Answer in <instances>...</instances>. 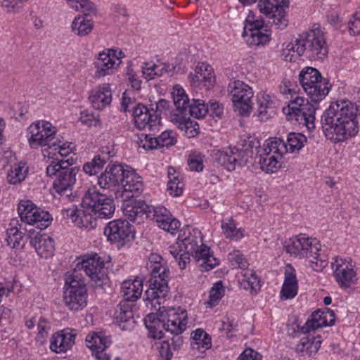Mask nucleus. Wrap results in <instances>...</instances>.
<instances>
[{
  "mask_svg": "<svg viewBox=\"0 0 360 360\" xmlns=\"http://www.w3.org/2000/svg\"><path fill=\"white\" fill-rule=\"evenodd\" d=\"M224 292V286L221 281H219L214 284L210 292L209 300L205 303L210 307L216 306L219 301L221 299Z\"/></svg>",
  "mask_w": 360,
  "mask_h": 360,
  "instance_id": "09e8293b",
  "label": "nucleus"
},
{
  "mask_svg": "<svg viewBox=\"0 0 360 360\" xmlns=\"http://www.w3.org/2000/svg\"><path fill=\"white\" fill-rule=\"evenodd\" d=\"M323 77L318 70L312 67H305L302 69L299 75L300 83L302 86H307V84L309 81L318 79Z\"/></svg>",
  "mask_w": 360,
  "mask_h": 360,
  "instance_id": "49530a36",
  "label": "nucleus"
},
{
  "mask_svg": "<svg viewBox=\"0 0 360 360\" xmlns=\"http://www.w3.org/2000/svg\"><path fill=\"white\" fill-rule=\"evenodd\" d=\"M85 257L81 263V269L97 286L102 287L108 279L104 262L96 253Z\"/></svg>",
  "mask_w": 360,
  "mask_h": 360,
  "instance_id": "2eb2a0df",
  "label": "nucleus"
},
{
  "mask_svg": "<svg viewBox=\"0 0 360 360\" xmlns=\"http://www.w3.org/2000/svg\"><path fill=\"white\" fill-rule=\"evenodd\" d=\"M121 291L124 297L123 301L129 302L137 300L143 292L142 280L136 278L133 281H124L122 283Z\"/></svg>",
  "mask_w": 360,
  "mask_h": 360,
  "instance_id": "72a5a7b5",
  "label": "nucleus"
},
{
  "mask_svg": "<svg viewBox=\"0 0 360 360\" xmlns=\"http://www.w3.org/2000/svg\"><path fill=\"white\" fill-rule=\"evenodd\" d=\"M266 17L272 20V22L269 23L274 24L277 29H283L288 25V20L285 18V8L281 11L275 12V10L272 11L271 14H265Z\"/></svg>",
  "mask_w": 360,
  "mask_h": 360,
  "instance_id": "8fccbe9b",
  "label": "nucleus"
},
{
  "mask_svg": "<svg viewBox=\"0 0 360 360\" xmlns=\"http://www.w3.org/2000/svg\"><path fill=\"white\" fill-rule=\"evenodd\" d=\"M124 177V168L122 165H108L98 177V184L103 190L115 191L121 185Z\"/></svg>",
  "mask_w": 360,
  "mask_h": 360,
  "instance_id": "dca6fc26",
  "label": "nucleus"
},
{
  "mask_svg": "<svg viewBox=\"0 0 360 360\" xmlns=\"http://www.w3.org/2000/svg\"><path fill=\"white\" fill-rule=\"evenodd\" d=\"M221 229L226 238H240L243 236V231L236 228L235 221L232 218L221 221Z\"/></svg>",
  "mask_w": 360,
  "mask_h": 360,
  "instance_id": "c03bdc74",
  "label": "nucleus"
},
{
  "mask_svg": "<svg viewBox=\"0 0 360 360\" xmlns=\"http://www.w3.org/2000/svg\"><path fill=\"white\" fill-rule=\"evenodd\" d=\"M31 136L29 143L32 148L47 146L49 149L56 146L53 140L56 139V131L50 122H38L30 127Z\"/></svg>",
  "mask_w": 360,
  "mask_h": 360,
  "instance_id": "ddd939ff",
  "label": "nucleus"
},
{
  "mask_svg": "<svg viewBox=\"0 0 360 360\" xmlns=\"http://www.w3.org/2000/svg\"><path fill=\"white\" fill-rule=\"evenodd\" d=\"M283 112L288 120L295 121L309 131L315 128L316 108L307 98L297 96L283 107Z\"/></svg>",
  "mask_w": 360,
  "mask_h": 360,
  "instance_id": "1a4fd4ad",
  "label": "nucleus"
},
{
  "mask_svg": "<svg viewBox=\"0 0 360 360\" xmlns=\"http://www.w3.org/2000/svg\"><path fill=\"white\" fill-rule=\"evenodd\" d=\"M75 335L72 330H68L53 335L50 349L56 353L66 352L74 345Z\"/></svg>",
  "mask_w": 360,
  "mask_h": 360,
  "instance_id": "bb28decb",
  "label": "nucleus"
},
{
  "mask_svg": "<svg viewBox=\"0 0 360 360\" xmlns=\"http://www.w3.org/2000/svg\"><path fill=\"white\" fill-rule=\"evenodd\" d=\"M229 260L232 262H235L236 264L238 265V267L242 269H245L248 266V263L246 259L241 255L238 251H235L232 253H230L229 255Z\"/></svg>",
  "mask_w": 360,
  "mask_h": 360,
  "instance_id": "680f3d73",
  "label": "nucleus"
},
{
  "mask_svg": "<svg viewBox=\"0 0 360 360\" xmlns=\"http://www.w3.org/2000/svg\"><path fill=\"white\" fill-rule=\"evenodd\" d=\"M263 20H251L250 16L249 15L246 20V23L244 27V30L243 35V37H248L252 31H255V30H259L263 27Z\"/></svg>",
  "mask_w": 360,
  "mask_h": 360,
  "instance_id": "6e6d98bb",
  "label": "nucleus"
},
{
  "mask_svg": "<svg viewBox=\"0 0 360 360\" xmlns=\"http://www.w3.org/2000/svg\"><path fill=\"white\" fill-rule=\"evenodd\" d=\"M189 77L193 84H202L206 89L213 86L214 82L212 69L210 65L205 63L198 65L195 69V74H191Z\"/></svg>",
  "mask_w": 360,
  "mask_h": 360,
  "instance_id": "7c9ffc66",
  "label": "nucleus"
},
{
  "mask_svg": "<svg viewBox=\"0 0 360 360\" xmlns=\"http://www.w3.org/2000/svg\"><path fill=\"white\" fill-rule=\"evenodd\" d=\"M287 49L296 52L300 56L304 55L310 60H323L328 53L324 32L318 24L300 34L295 44L290 43L287 46Z\"/></svg>",
  "mask_w": 360,
  "mask_h": 360,
  "instance_id": "20e7f679",
  "label": "nucleus"
},
{
  "mask_svg": "<svg viewBox=\"0 0 360 360\" xmlns=\"http://www.w3.org/2000/svg\"><path fill=\"white\" fill-rule=\"evenodd\" d=\"M89 99L94 108L103 110L112 102V91L109 84H103L91 91Z\"/></svg>",
  "mask_w": 360,
  "mask_h": 360,
  "instance_id": "b1692460",
  "label": "nucleus"
},
{
  "mask_svg": "<svg viewBox=\"0 0 360 360\" xmlns=\"http://www.w3.org/2000/svg\"><path fill=\"white\" fill-rule=\"evenodd\" d=\"M93 65L96 69L94 77L95 79H99L113 74L119 63L116 65L114 59L109 58L108 53H99L96 56Z\"/></svg>",
  "mask_w": 360,
  "mask_h": 360,
  "instance_id": "cd10ccee",
  "label": "nucleus"
},
{
  "mask_svg": "<svg viewBox=\"0 0 360 360\" xmlns=\"http://www.w3.org/2000/svg\"><path fill=\"white\" fill-rule=\"evenodd\" d=\"M64 302L70 310L75 311L81 310L87 304V290L80 289L77 292L65 291Z\"/></svg>",
  "mask_w": 360,
  "mask_h": 360,
  "instance_id": "473e14b6",
  "label": "nucleus"
},
{
  "mask_svg": "<svg viewBox=\"0 0 360 360\" xmlns=\"http://www.w3.org/2000/svg\"><path fill=\"white\" fill-rule=\"evenodd\" d=\"M18 224V221L15 219H12L10 226L12 227L9 228L6 231V240L7 245L11 246L12 248H15L20 245V241L22 238V233L19 231L16 227Z\"/></svg>",
  "mask_w": 360,
  "mask_h": 360,
  "instance_id": "37998d69",
  "label": "nucleus"
},
{
  "mask_svg": "<svg viewBox=\"0 0 360 360\" xmlns=\"http://www.w3.org/2000/svg\"><path fill=\"white\" fill-rule=\"evenodd\" d=\"M334 276L341 288H347L357 281L356 271L342 259H335L332 264Z\"/></svg>",
  "mask_w": 360,
  "mask_h": 360,
  "instance_id": "6ab92c4d",
  "label": "nucleus"
},
{
  "mask_svg": "<svg viewBox=\"0 0 360 360\" xmlns=\"http://www.w3.org/2000/svg\"><path fill=\"white\" fill-rule=\"evenodd\" d=\"M172 134V131H165L158 136L160 148L169 147L176 143V139Z\"/></svg>",
  "mask_w": 360,
  "mask_h": 360,
  "instance_id": "4d7b16f0",
  "label": "nucleus"
},
{
  "mask_svg": "<svg viewBox=\"0 0 360 360\" xmlns=\"http://www.w3.org/2000/svg\"><path fill=\"white\" fill-rule=\"evenodd\" d=\"M111 341L106 337H102L97 333L89 334L86 338V347L97 360H110V356L105 352L106 348Z\"/></svg>",
  "mask_w": 360,
  "mask_h": 360,
  "instance_id": "412c9836",
  "label": "nucleus"
},
{
  "mask_svg": "<svg viewBox=\"0 0 360 360\" xmlns=\"http://www.w3.org/2000/svg\"><path fill=\"white\" fill-rule=\"evenodd\" d=\"M249 153L252 154V151H249L248 148L244 150L227 148L216 153V160L229 171H232L236 169V165L248 162V159H245V155H248Z\"/></svg>",
  "mask_w": 360,
  "mask_h": 360,
  "instance_id": "a211bd4d",
  "label": "nucleus"
},
{
  "mask_svg": "<svg viewBox=\"0 0 360 360\" xmlns=\"http://www.w3.org/2000/svg\"><path fill=\"white\" fill-rule=\"evenodd\" d=\"M172 94L176 110L172 114L171 120L178 124V127L184 130L189 137L195 136L199 133V125L191 120V115L187 112L186 104L188 103V97L184 89L179 85H175Z\"/></svg>",
  "mask_w": 360,
  "mask_h": 360,
  "instance_id": "6e6552de",
  "label": "nucleus"
},
{
  "mask_svg": "<svg viewBox=\"0 0 360 360\" xmlns=\"http://www.w3.org/2000/svg\"><path fill=\"white\" fill-rule=\"evenodd\" d=\"M65 283L67 286L65 291L77 292L80 289L86 290L84 281L80 276L75 274L66 275Z\"/></svg>",
  "mask_w": 360,
  "mask_h": 360,
  "instance_id": "a18cd8bd",
  "label": "nucleus"
},
{
  "mask_svg": "<svg viewBox=\"0 0 360 360\" xmlns=\"http://www.w3.org/2000/svg\"><path fill=\"white\" fill-rule=\"evenodd\" d=\"M184 247L182 244L178 240L174 245H171L169 248V253L174 257V258L177 260L179 255L184 251Z\"/></svg>",
  "mask_w": 360,
  "mask_h": 360,
  "instance_id": "338daca9",
  "label": "nucleus"
},
{
  "mask_svg": "<svg viewBox=\"0 0 360 360\" xmlns=\"http://www.w3.org/2000/svg\"><path fill=\"white\" fill-rule=\"evenodd\" d=\"M121 186L124 189L125 197L128 198L139 195L143 189L141 177L134 172L125 169Z\"/></svg>",
  "mask_w": 360,
  "mask_h": 360,
  "instance_id": "a878e982",
  "label": "nucleus"
},
{
  "mask_svg": "<svg viewBox=\"0 0 360 360\" xmlns=\"http://www.w3.org/2000/svg\"><path fill=\"white\" fill-rule=\"evenodd\" d=\"M131 304L126 301L121 302L114 314L116 323L122 330H129L134 323Z\"/></svg>",
  "mask_w": 360,
  "mask_h": 360,
  "instance_id": "2f4dec72",
  "label": "nucleus"
},
{
  "mask_svg": "<svg viewBox=\"0 0 360 360\" xmlns=\"http://www.w3.org/2000/svg\"><path fill=\"white\" fill-rule=\"evenodd\" d=\"M298 292V280L295 269L290 264H288L285 271L284 282L280 291V297L282 300L294 298Z\"/></svg>",
  "mask_w": 360,
  "mask_h": 360,
  "instance_id": "393cba45",
  "label": "nucleus"
},
{
  "mask_svg": "<svg viewBox=\"0 0 360 360\" xmlns=\"http://www.w3.org/2000/svg\"><path fill=\"white\" fill-rule=\"evenodd\" d=\"M283 245L288 253L300 257H312L321 249V245L316 238H308L302 234L289 238Z\"/></svg>",
  "mask_w": 360,
  "mask_h": 360,
  "instance_id": "f8f14e48",
  "label": "nucleus"
},
{
  "mask_svg": "<svg viewBox=\"0 0 360 360\" xmlns=\"http://www.w3.org/2000/svg\"><path fill=\"white\" fill-rule=\"evenodd\" d=\"M94 22L86 20L84 16L78 15L72 23V31L78 36L83 37L89 34L93 30Z\"/></svg>",
  "mask_w": 360,
  "mask_h": 360,
  "instance_id": "e433bc0d",
  "label": "nucleus"
},
{
  "mask_svg": "<svg viewBox=\"0 0 360 360\" xmlns=\"http://www.w3.org/2000/svg\"><path fill=\"white\" fill-rule=\"evenodd\" d=\"M75 159L71 156L67 160L55 159L46 167L49 176H56L53 183V190L61 196L69 197L76 182V175L79 167H73Z\"/></svg>",
  "mask_w": 360,
  "mask_h": 360,
  "instance_id": "39448f33",
  "label": "nucleus"
},
{
  "mask_svg": "<svg viewBox=\"0 0 360 360\" xmlns=\"http://www.w3.org/2000/svg\"><path fill=\"white\" fill-rule=\"evenodd\" d=\"M321 336H314L309 334L300 339L296 345V350L303 354L311 356L317 352L321 347Z\"/></svg>",
  "mask_w": 360,
  "mask_h": 360,
  "instance_id": "f704fd0d",
  "label": "nucleus"
},
{
  "mask_svg": "<svg viewBox=\"0 0 360 360\" xmlns=\"http://www.w3.org/2000/svg\"><path fill=\"white\" fill-rule=\"evenodd\" d=\"M168 182L167 191L169 195L172 196H180L184 191V184L179 178V174L173 167H169L167 171Z\"/></svg>",
  "mask_w": 360,
  "mask_h": 360,
  "instance_id": "c9c22d12",
  "label": "nucleus"
},
{
  "mask_svg": "<svg viewBox=\"0 0 360 360\" xmlns=\"http://www.w3.org/2000/svg\"><path fill=\"white\" fill-rule=\"evenodd\" d=\"M34 214V221H32V225H35L37 228L44 229L46 228L51 219V215L48 212L41 210L39 208L35 210Z\"/></svg>",
  "mask_w": 360,
  "mask_h": 360,
  "instance_id": "3c124183",
  "label": "nucleus"
},
{
  "mask_svg": "<svg viewBox=\"0 0 360 360\" xmlns=\"http://www.w3.org/2000/svg\"><path fill=\"white\" fill-rule=\"evenodd\" d=\"M356 113L357 108L349 101L331 104L321 117L322 128L326 138L340 142L355 136L359 130Z\"/></svg>",
  "mask_w": 360,
  "mask_h": 360,
  "instance_id": "7ed1b4c3",
  "label": "nucleus"
},
{
  "mask_svg": "<svg viewBox=\"0 0 360 360\" xmlns=\"http://www.w3.org/2000/svg\"><path fill=\"white\" fill-rule=\"evenodd\" d=\"M231 96L235 112L243 116H248L252 109V89L240 80L231 82L228 86Z\"/></svg>",
  "mask_w": 360,
  "mask_h": 360,
  "instance_id": "9b49d317",
  "label": "nucleus"
},
{
  "mask_svg": "<svg viewBox=\"0 0 360 360\" xmlns=\"http://www.w3.org/2000/svg\"><path fill=\"white\" fill-rule=\"evenodd\" d=\"M349 30L354 35L360 34V10L353 14L348 22Z\"/></svg>",
  "mask_w": 360,
  "mask_h": 360,
  "instance_id": "052dcab7",
  "label": "nucleus"
},
{
  "mask_svg": "<svg viewBox=\"0 0 360 360\" xmlns=\"http://www.w3.org/2000/svg\"><path fill=\"white\" fill-rule=\"evenodd\" d=\"M312 259L309 261L310 266L316 271H321L328 265V261L321 257L319 254L313 255Z\"/></svg>",
  "mask_w": 360,
  "mask_h": 360,
  "instance_id": "bf43d9fd",
  "label": "nucleus"
},
{
  "mask_svg": "<svg viewBox=\"0 0 360 360\" xmlns=\"http://www.w3.org/2000/svg\"><path fill=\"white\" fill-rule=\"evenodd\" d=\"M258 109L257 117L259 120L265 121L268 120L274 113L273 103L269 98V96H262L257 100Z\"/></svg>",
  "mask_w": 360,
  "mask_h": 360,
  "instance_id": "4c0bfd02",
  "label": "nucleus"
},
{
  "mask_svg": "<svg viewBox=\"0 0 360 360\" xmlns=\"http://www.w3.org/2000/svg\"><path fill=\"white\" fill-rule=\"evenodd\" d=\"M151 217L158 226L173 234L180 226V222L173 218L170 212L165 207H151Z\"/></svg>",
  "mask_w": 360,
  "mask_h": 360,
  "instance_id": "aec40b11",
  "label": "nucleus"
},
{
  "mask_svg": "<svg viewBox=\"0 0 360 360\" xmlns=\"http://www.w3.org/2000/svg\"><path fill=\"white\" fill-rule=\"evenodd\" d=\"M123 212L131 221H135L142 218L143 215L146 217H151V207L141 200H133L127 202L124 205Z\"/></svg>",
  "mask_w": 360,
  "mask_h": 360,
  "instance_id": "c85d7f7f",
  "label": "nucleus"
},
{
  "mask_svg": "<svg viewBox=\"0 0 360 360\" xmlns=\"http://www.w3.org/2000/svg\"><path fill=\"white\" fill-rule=\"evenodd\" d=\"M288 0H259L258 7L262 13L271 14L272 11L275 12L288 7Z\"/></svg>",
  "mask_w": 360,
  "mask_h": 360,
  "instance_id": "58836bf2",
  "label": "nucleus"
},
{
  "mask_svg": "<svg viewBox=\"0 0 360 360\" xmlns=\"http://www.w3.org/2000/svg\"><path fill=\"white\" fill-rule=\"evenodd\" d=\"M161 256L152 254L149 257L150 264L148 268L151 270L152 278L149 280V288L145 292L146 300L153 301L165 298L168 293L169 287L167 278L169 269L160 264Z\"/></svg>",
  "mask_w": 360,
  "mask_h": 360,
  "instance_id": "0eeeda50",
  "label": "nucleus"
},
{
  "mask_svg": "<svg viewBox=\"0 0 360 360\" xmlns=\"http://www.w3.org/2000/svg\"><path fill=\"white\" fill-rule=\"evenodd\" d=\"M246 39L247 42L251 45H260L264 44L269 41V35L263 33L259 30H255L251 34H250Z\"/></svg>",
  "mask_w": 360,
  "mask_h": 360,
  "instance_id": "864d4df0",
  "label": "nucleus"
},
{
  "mask_svg": "<svg viewBox=\"0 0 360 360\" xmlns=\"http://www.w3.org/2000/svg\"><path fill=\"white\" fill-rule=\"evenodd\" d=\"M193 333V342L191 343L193 347H195L199 351L201 349L207 350L211 347V338L205 330L198 328Z\"/></svg>",
  "mask_w": 360,
  "mask_h": 360,
  "instance_id": "ea45409f",
  "label": "nucleus"
},
{
  "mask_svg": "<svg viewBox=\"0 0 360 360\" xmlns=\"http://www.w3.org/2000/svg\"><path fill=\"white\" fill-rule=\"evenodd\" d=\"M238 360H262V355L254 349L248 348L240 355Z\"/></svg>",
  "mask_w": 360,
  "mask_h": 360,
  "instance_id": "0e129e2a",
  "label": "nucleus"
},
{
  "mask_svg": "<svg viewBox=\"0 0 360 360\" xmlns=\"http://www.w3.org/2000/svg\"><path fill=\"white\" fill-rule=\"evenodd\" d=\"M243 280V287L246 290H250L251 293L256 292L260 288L259 280L257 276L252 271L246 272Z\"/></svg>",
  "mask_w": 360,
  "mask_h": 360,
  "instance_id": "603ef678",
  "label": "nucleus"
},
{
  "mask_svg": "<svg viewBox=\"0 0 360 360\" xmlns=\"http://www.w3.org/2000/svg\"><path fill=\"white\" fill-rule=\"evenodd\" d=\"M30 243L40 257L47 258L53 255L55 250L54 241L47 234L37 233L35 236L30 237Z\"/></svg>",
  "mask_w": 360,
  "mask_h": 360,
  "instance_id": "c756f323",
  "label": "nucleus"
},
{
  "mask_svg": "<svg viewBox=\"0 0 360 360\" xmlns=\"http://www.w3.org/2000/svg\"><path fill=\"white\" fill-rule=\"evenodd\" d=\"M81 4L79 12L82 13L84 15H96L97 8L94 3L90 0H80Z\"/></svg>",
  "mask_w": 360,
  "mask_h": 360,
  "instance_id": "13d9d810",
  "label": "nucleus"
},
{
  "mask_svg": "<svg viewBox=\"0 0 360 360\" xmlns=\"http://www.w3.org/2000/svg\"><path fill=\"white\" fill-rule=\"evenodd\" d=\"M133 116L135 125L139 129L148 127L149 131H154L160 123V115L152 114L146 106L141 104L133 107Z\"/></svg>",
  "mask_w": 360,
  "mask_h": 360,
  "instance_id": "f3484780",
  "label": "nucleus"
},
{
  "mask_svg": "<svg viewBox=\"0 0 360 360\" xmlns=\"http://www.w3.org/2000/svg\"><path fill=\"white\" fill-rule=\"evenodd\" d=\"M139 147L146 150L160 148L158 137H152L150 135L142 134L139 137Z\"/></svg>",
  "mask_w": 360,
  "mask_h": 360,
  "instance_id": "5fc2aeb1",
  "label": "nucleus"
},
{
  "mask_svg": "<svg viewBox=\"0 0 360 360\" xmlns=\"http://www.w3.org/2000/svg\"><path fill=\"white\" fill-rule=\"evenodd\" d=\"M134 233L131 224L125 219L111 221L104 229V234L108 240L121 246L131 240Z\"/></svg>",
  "mask_w": 360,
  "mask_h": 360,
  "instance_id": "4468645a",
  "label": "nucleus"
},
{
  "mask_svg": "<svg viewBox=\"0 0 360 360\" xmlns=\"http://www.w3.org/2000/svg\"><path fill=\"white\" fill-rule=\"evenodd\" d=\"M156 65L150 63H144L143 66L142 73L146 80L149 81L154 79L155 74Z\"/></svg>",
  "mask_w": 360,
  "mask_h": 360,
  "instance_id": "e2e57ef3",
  "label": "nucleus"
},
{
  "mask_svg": "<svg viewBox=\"0 0 360 360\" xmlns=\"http://www.w3.org/2000/svg\"><path fill=\"white\" fill-rule=\"evenodd\" d=\"M81 208L75 206L63 209V217L70 219L79 227L92 229L96 226L97 219H108L115 212L112 198L99 192L96 187L88 189L82 198Z\"/></svg>",
  "mask_w": 360,
  "mask_h": 360,
  "instance_id": "f03ea898",
  "label": "nucleus"
},
{
  "mask_svg": "<svg viewBox=\"0 0 360 360\" xmlns=\"http://www.w3.org/2000/svg\"><path fill=\"white\" fill-rule=\"evenodd\" d=\"M209 112L212 117H221L223 114V108L219 104L218 102H211L210 103Z\"/></svg>",
  "mask_w": 360,
  "mask_h": 360,
  "instance_id": "774afa93",
  "label": "nucleus"
},
{
  "mask_svg": "<svg viewBox=\"0 0 360 360\" xmlns=\"http://www.w3.org/2000/svg\"><path fill=\"white\" fill-rule=\"evenodd\" d=\"M335 321V316L330 309H326V311H316L311 314V319L308 320L305 326L301 328L303 333H309L310 329L314 330L323 326H332Z\"/></svg>",
  "mask_w": 360,
  "mask_h": 360,
  "instance_id": "4be33fe9",
  "label": "nucleus"
},
{
  "mask_svg": "<svg viewBox=\"0 0 360 360\" xmlns=\"http://www.w3.org/2000/svg\"><path fill=\"white\" fill-rule=\"evenodd\" d=\"M187 112L195 118H202L209 112V108L205 101L200 99H193L190 103L186 104Z\"/></svg>",
  "mask_w": 360,
  "mask_h": 360,
  "instance_id": "a19ab883",
  "label": "nucleus"
},
{
  "mask_svg": "<svg viewBox=\"0 0 360 360\" xmlns=\"http://www.w3.org/2000/svg\"><path fill=\"white\" fill-rule=\"evenodd\" d=\"M308 86H302L304 91L309 96L312 102L317 103L323 100L328 95L330 85H328V80L323 77L311 80L307 84Z\"/></svg>",
  "mask_w": 360,
  "mask_h": 360,
  "instance_id": "5701e85b",
  "label": "nucleus"
},
{
  "mask_svg": "<svg viewBox=\"0 0 360 360\" xmlns=\"http://www.w3.org/2000/svg\"><path fill=\"white\" fill-rule=\"evenodd\" d=\"M187 313L186 310L174 308L159 309L158 314H150L145 319V325L151 333L153 338L161 339L164 337L162 328L172 335L164 340L159 347L160 355L169 360L173 351L180 348L183 344L181 334L186 329Z\"/></svg>",
  "mask_w": 360,
  "mask_h": 360,
  "instance_id": "f257e3e1",
  "label": "nucleus"
},
{
  "mask_svg": "<svg viewBox=\"0 0 360 360\" xmlns=\"http://www.w3.org/2000/svg\"><path fill=\"white\" fill-rule=\"evenodd\" d=\"M107 153H103L102 155H96L94 159L91 160L93 165L95 166L96 169L99 171L104 166L106 161L109 159V157L111 156L110 152Z\"/></svg>",
  "mask_w": 360,
  "mask_h": 360,
  "instance_id": "69168bd1",
  "label": "nucleus"
},
{
  "mask_svg": "<svg viewBox=\"0 0 360 360\" xmlns=\"http://www.w3.org/2000/svg\"><path fill=\"white\" fill-rule=\"evenodd\" d=\"M178 240L182 244L185 251L193 253L195 261L202 260L200 264L202 271H207L219 264L218 259L210 252V248L202 244L201 232L198 229L190 230L189 227L180 233Z\"/></svg>",
  "mask_w": 360,
  "mask_h": 360,
  "instance_id": "423d86ee",
  "label": "nucleus"
},
{
  "mask_svg": "<svg viewBox=\"0 0 360 360\" xmlns=\"http://www.w3.org/2000/svg\"><path fill=\"white\" fill-rule=\"evenodd\" d=\"M27 175V169L25 165H15L8 173V181L11 184H16L23 181Z\"/></svg>",
  "mask_w": 360,
  "mask_h": 360,
  "instance_id": "de8ad7c7",
  "label": "nucleus"
},
{
  "mask_svg": "<svg viewBox=\"0 0 360 360\" xmlns=\"http://www.w3.org/2000/svg\"><path fill=\"white\" fill-rule=\"evenodd\" d=\"M286 151L284 141L274 138L269 140L267 146L259 155L260 168L266 173H274L281 166L280 160Z\"/></svg>",
  "mask_w": 360,
  "mask_h": 360,
  "instance_id": "9d476101",
  "label": "nucleus"
},
{
  "mask_svg": "<svg viewBox=\"0 0 360 360\" xmlns=\"http://www.w3.org/2000/svg\"><path fill=\"white\" fill-rule=\"evenodd\" d=\"M306 142L307 138L302 134L290 133L288 135L286 142H284V144L286 146L285 153L288 151L293 153L295 150H300Z\"/></svg>",
  "mask_w": 360,
  "mask_h": 360,
  "instance_id": "79ce46f5",
  "label": "nucleus"
}]
</instances>
